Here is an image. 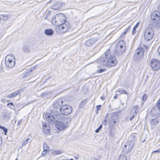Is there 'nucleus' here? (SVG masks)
<instances>
[{
    "instance_id": "nucleus-1",
    "label": "nucleus",
    "mask_w": 160,
    "mask_h": 160,
    "mask_svg": "<svg viewBox=\"0 0 160 160\" xmlns=\"http://www.w3.org/2000/svg\"><path fill=\"white\" fill-rule=\"evenodd\" d=\"M111 45L113 47L112 49L113 53L117 56L122 55L125 51L126 43L124 40L112 43Z\"/></svg>"
},
{
    "instance_id": "nucleus-2",
    "label": "nucleus",
    "mask_w": 160,
    "mask_h": 160,
    "mask_svg": "<svg viewBox=\"0 0 160 160\" xmlns=\"http://www.w3.org/2000/svg\"><path fill=\"white\" fill-rule=\"evenodd\" d=\"M97 62L106 67H110V48H109L104 53L103 56L99 58L97 60Z\"/></svg>"
},
{
    "instance_id": "nucleus-3",
    "label": "nucleus",
    "mask_w": 160,
    "mask_h": 160,
    "mask_svg": "<svg viewBox=\"0 0 160 160\" xmlns=\"http://www.w3.org/2000/svg\"><path fill=\"white\" fill-rule=\"evenodd\" d=\"M64 15L62 13L57 14L52 18V22L53 24L55 26H60L65 20Z\"/></svg>"
},
{
    "instance_id": "nucleus-4",
    "label": "nucleus",
    "mask_w": 160,
    "mask_h": 160,
    "mask_svg": "<svg viewBox=\"0 0 160 160\" xmlns=\"http://www.w3.org/2000/svg\"><path fill=\"white\" fill-rule=\"evenodd\" d=\"M5 63L6 66L9 68L13 67L15 64V59L12 54L7 55L5 59Z\"/></svg>"
},
{
    "instance_id": "nucleus-5",
    "label": "nucleus",
    "mask_w": 160,
    "mask_h": 160,
    "mask_svg": "<svg viewBox=\"0 0 160 160\" xmlns=\"http://www.w3.org/2000/svg\"><path fill=\"white\" fill-rule=\"evenodd\" d=\"M143 48L140 47L135 51L132 58L134 61H138L143 58Z\"/></svg>"
},
{
    "instance_id": "nucleus-6",
    "label": "nucleus",
    "mask_w": 160,
    "mask_h": 160,
    "mask_svg": "<svg viewBox=\"0 0 160 160\" xmlns=\"http://www.w3.org/2000/svg\"><path fill=\"white\" fill-rule=\"evenodd\" d=\"M68 120L67 119L61 120H56L55 126L59 130H64L68 127Z\"/></svg>"
},
{
    "instance_id": "nucleus-7",
    "label": "nucleus",
    "mask_w": 160,
    "mask_h": 160,
    "mask_svg": "<svg viewBox=\"0 0 160 160\" xmlns=\"http://www.w3.org/2000/svg\"><path fill=\"white\" fill-rule=\"evenodd\" d=\"M154 32L152 28H148L144 32V38L146 41H149L152 40L153 37Z\"/></svg>"
},
{
    "instance_id": "nucleus-8",
    "label": "nucleus",
    "mask_w": 160,
    "mask_h": 160,
    "mask_svg": "<svg viewBox=\"0 0 160 160\" xmlns=\"http://www.w3.org/2000/svg\"><path fill=\"white\" fill-rule=\"evenodd\" d=\"M60 111L62 115L66 116L72 112V108L69 105L63 104L60 108Z\"/></svg>"
},
{
    "instance_id": "nucleus-9",
    "label": "nucleus",
    "mask_w": 160,
    "mask_h": 160,
    "mask_svg": "<svg viewBox=\"0 0 160 160\" xmlns=\"http://www.w3.org/2000/svg\"><path fill=\"white\" fill-rule=\"evenodd\" d=\"M151 68L154 71H157L160 69V61L158 59L153 58L150 62Z\"/></svg>"
},
{
    "instance_id": "nucleus-10",
    "label": "nucleus",
    "mask_w": 160,
    "mask_h": 160,
    "mask_svg": "<svg viewBox=\"0 0 160 160\" xmlns=\"http://www.w3.org/2000/svg\"><path fill=\"white\" fill-rule=\"evenodd\" d=\"M59 28L63 32H66L69 31L71 28V25L68 21H65L60 25Z\"/></svg>"
},
{
    "instance_id": "nucleus-11",
    "label": "nucleus",
    "mask_w": 160,
    "mask_h": 160,
    "mask_svg": "<svg viewBox=\"0 0 160 160\" xmlns=\"http://www.w3.org/2000/svg\"><path fill=\"white\" fill-rule=\"evenodd\" d=\"M150 115L152 117H160V109L157 106L153 107L151 110Z\"/></svg>"
},
{
    "instance_id": "nucleus-12",
    "label": "nucleus",
    "mask_w": 160,
    "mask_h": 160,
    "mask_svg": "<svg viewBox=\"0 0 160 160\" xmlns=\"http://www.w3.org/2000/svg\"><path fill=\"white\" fill-rule=\"evenodd\" d=\"M120 114L119 112H114L111 113V126L112 122L113 123V125L116 123L118 120L119 115Z\"/></svg>"
},
{
    "instance_id": "nucleus-13",
    "label": "nucleus",
    "mask_w": 160,
    "mask_h": 160,
    "mask_svg": "<svg viewBox=\"0 0 160 160\" xmlns=\"http://www.w3.org/2000/svg\"><path fill=\"white\" fill-rule=\"evenodd\" d=\"M63 102L62 98H59L54 101L53 103V107L56 109H59L63 105Z\"/></svg>"
},
{
    "instance_id": "nucleus-14",
    "label": "nucleus",
    "mask_w": 160,
    "mask_h": 160,
    "mask_svg": "<svg viewBox=\"0 0 160 160\" xmlns=\"http://www.w3.org/2000/svg\"><path fill=\"white\" fill-rule=\"evenodd\" d=\"M45 117L47 121L50 124H53L55 121H56V117L53 115L52 112H51L50 114L49 113H46Z\"/></svg>"
},
{
    "instance_id": "nucleus-15",
    "label": "nucleus",
    "mask_w": 160,
    "mask_h": 160,
    "mask_svg": "<svg viewBox=\"0 0 160 160\" xmlns=\"http://www.w3.org/2000/svg\"><path fill=\"white\" fill-rule=\"evenodd\" d=\"M22 89H21L19 90H17L13 93H12L7 96V97L9 98H12L18 96L19 94L23 92Z\"/></svg>"
},
{
    "instance_id": "nucleus-16",
    "label": "nucleus",
    "mask_w": 160,
    "mask_h": 160,
    "mask_svg": "<svg viewBox=\"0 0 160 160\" xmlns=\"http://www.w3.org/2000/svg\"><path fill=\"white\" fill-rule=\"evenodd\" d=\"M98 39L96 38H93L88 40L86 42V45L88 47H90L95 44L97 41Z\"/></svg>"
},
{
    "instance_id": "nucleus-17",
    "label": "nucleus",
    "mask_w": 160,
    "mask_h": 160,
    "mask_svg": "<svg viewBox=\"0 0 160 160\" xmlns=\"http://www.w3.org/2000/svg\"><path fill=\"white\" fill-rule=\"evenodd\" d=\"M118 63L115 55L111 54V67H114L116 66Z\"/></svg>"
},
{
    "instance_id": "nucleus-18",
    "label": "nucleus",
    "mask_w": 160,
    "mask_h": 160,
    "mask_svg": "<svg viewBox=\"0 0 160 160\" xmlns=\"http://www.w3.org/2000/svg\"><path fill=\"white\" fill-rule=\"evenodd\" d=\"M22 51L25 53H29L31 51V49L28 45H24L22 47Z\"/></svg>"
},
{
    "instance_id": "nucleus-19",
    "label": "nucleus",
    "mask_w": 160,
    "mask_h": 160,
    "mask_svg": "<svg viewBox=\"0 0 160 160\" xmlns=\"http://www.w3.org/2000/svg\"><path fill=\"white\" fill-rule=\"evenodd\" d=\"M44 33L47 36H52L54 33L53 30L51 28H48L45 30Z\"/></svg>"
},
{
    "instance_id": "nucleus-20",
    "label": "nucleus",
    "mask_w": 160,
    "mask_h": 160,
    "mask_svg": "<svg viewBox=\"0 0 160 160\" xmlns=\"http://www.w3.org/2000/svg\"><path fill=\"white\" fill-rule=\"evenodd\" d=\"M139 108V106L137 105L133 106L131 110V113L132 114H134L137 115L138 112Z\"/></svg>"
},
{
    "instance_id": "nucleus-21",
    "label": "nucleus",
    "mask_w": 160,
    "mask_h": 160,
    "mask_svg": "<svg viewBox=\"0 0 160 160\" xmlns=\"http://www.w3.org/2000/svg\"><path fill=\"white\" fill-rule=\"evenodd\" d=\"M132 150V148L128 147L126 144H124V146L122 148V151L125 153H127Z\"/></svg>"
},
{
    "instance_id": "nucleus-22",
    "label": "nucleus",
    "mask_w": 160,
    "mask_h": 160,
    "mask_svg": "<svg viewBox=\"0 0 160 160\" xmlns=\"http://www.w3.org/2000/svg\"><path fill=\"white\" fill-rule=\"evenodd\" d=\"M51 112L52 113L53 115L55 117H56V119L59 120L60 119L61 115L59 113V111L55 110L53 112Z\"/></svg>"
},
{
    "instance_id": "nucleus-23",
    "label": "nucleus",
    "mask_w": 160,
    "mask_h": 160,
    "mask_svg": "<svg viewBox=\"0 0 160 160\" xmlns=\"http://www.w3.org/2000/svg\"><path fill=\"white\" fill-rule=\"evenodd\" d=\"M2 116L4 119L9 120L10 117L8 112L7 111H5L2 112Z\"/></svg>"
},
{
    "instance_id": "nucleus-24",
    "label": "nucleus",
    "mask_w": 160,
    "mask_h": 160,
    "mask_svg": "<svg viewBox=\"0 0 160 160\" xmlns=\"http://www.w3.org/2000/svg\"><path fill=\"white\" fill-rule=\"evenodd\" d=\"M159 121V118L158 117H156L154 118L151 119L150 121V124L152 125H155Z\"/></svg>"
},
{
    "instance_id": "nucleus-25",
    "label": "nucleus",
    "mask_w": 160,
    "mask_h": 160,
    "mask_svg": "<svg viewBox=\"0 0 160 160\" xmlns=\"http://www.w3.org/2000/svg\"><path fill=\"white\" fill-rule=\"evenodd\" d=\"M136 139V136L135 133L132 134L128 138V141L135 143Z\"/></svg>"
},
{
    "instance_id": "nucleus-26",
    "label": "nucleus",
    "mask_w": 160,
    "mask_h": 160,
    "mask_svg": "<svg viewBox=\"0 0 160 160\" xmlns=\"http://www.w3.org/2000/svg\"><path fill=\"white\" fill-rule=\"evenodd\" d=\"M140 22H137L136 24L133 27L132 32V35H134L136 33V29L139 26L140 24Z\"/></svg>"
},
{
    "instance_id": "nucleus-27",
    "label": "nucleus",
    "mask_w": 160,
    "mask_h": 160,
    "mask_svg": "<svg viewBox=\"0 0 160 160\" xmlns=\"http://www.w3.org/2000/svg\"><path fill=\"white\" fill-rule=\"evenodd\" d=\"M109 121V117L108 116V113L106 114L104 118V120L102 122V123L103 125H106L108 122Z\"/></svg>"
},
{
    "instance_id": "nucleus-28",
    "label": "nucleus",
    "mask_w": 160,
    "mask_h": 160,
    "mask_svg": "<svg viewBox=\"0 0 160 160\" xmlns=\"http://www.w3.org/2000/svg\"><path fill=\"white\" fill-rule=\"evenodd\" d=\"M34 68V67H33L30 68L29 69L27 70L25 72V76L26 77L29 75V74L32 73Z\"/></svg>"
},
{
    "instance_id": "nucleus-29",
    "label": "nucleus",
    "mask_w": 160,
    "mask_h": 160,
    "mask_svg": "<svg viewBox=\"0 0 160 160\" xmlns=\"http://www.w3.org/2000/svg\"><path fill=\"white\" fill-rule=\"evenodd\" d=\"M158 16H160V12L158 11L155 10L152 13L151 18H153V17Z\"/></svg>"
},
{
    "instance_id": "nucleus-30",
    "label": "nucleus",
    "mask_w": 160,
    "mask_h": 160,
    "mask_svg": "<svg viewBox=\"0 0 160 160\" xmlns=\"http://www.w3.org/2000/svg\"><path fill=\"white\" fill-rule=\"evenodd\" d=\"M152 20L154 22H158L160 20V16H156L151 18Z\"/></svg>"
},
{
    "instance_id": "nucleus-31",
    "label": "nucleus",
    "mask_w": 160,
    "mask_h": 160,
    "mask_svg": "<svg viewBox=\"0 0 160 160\" xmlns=\"http://www.w3.org/2000/svg\"><path fill=\"white\" fill-rule=\"evenodd\" d=\"M134 143L132 142H131L129 141H128V142H127L125 144H126L127 146H128V147H129V148L130 147L132 148V149Z\"/></svg>"
},
{
    "instance_id": "nucleus-32",
    "label": "nucleus",
    "mask_w": 160,
    "mask_h": 160,
    "mask_svg": "<svg viewBox=\"0 0 160 160\" xmlns=\"http://www.w3.org/2000/svg\"><path fill=\"white\" fill-rule=\"evenodd\" d=\"M60 8V5H58V3H56L52 6V9L54 10H58Z\"/></svg>"
},
{
    "instance_id": "nucleus-33",
    "label": "nucleus",
    "mask_w": 160,
    "mask_h": 160,
    "mask_svg": "<svg viewBox=\"0 0 160 160\" xmlns=\"http://www.w3.org/2000/svg\"><path fill=\"white\" fill-rule=\"evenodd\" d=\"M8 19V17L7 16L2 14L0 15V20L7 21Z\"/></svg>"
},
{
    "instance_id": "nucleus-34",
    "label": "nucleus",
    "mask_w": 160,
    "mask_h": 160,
    "mask_svg": "<svg viewBox=\"0 0 160 160\" xmlns=\"http://www.w3.org/2000/svg\"><path fill=\"white\" fill-rule=\"evenodd\" d=\"M87 102V99H84L80 104L79 105V108H82L86 104Z\"/></svg>"
},
{
    "instance_id": "nucleus-35",
    "label": "nucleus",
    "mask_w": 160,
    "mask_h": 160,
    "mask_svg": "<svg viewBox=\"0 0 160 160\" xmlns=\"http://www.w3.org/2000/svg\"><path fill=\"white\" fill-rule=\"evenodd\" d=\"M118 160H127V157L124 155H120L119 156Z\"/></svg>"
},
{
    "instance_id": "nucleus-36",
    "label": "nucleus",
    "mask_w": 160,
    "mask_h": 160,
    "mask_svg": "<svg viewBox=\"0 0 160 160\" xmlns=\"http://www.w3.org/2000/svg\"><path fill=\"white\" fill-rule=\"evenodd\" d=\"M0 128L2 130L3 132L4 133V135H7V133L8 132V129H7L5 127L2 126H1L0 125Z\"/></svg>"
},
{
    "instance_id": "nucleus-37",
    "label": "nucleus",
    "mask_w": 160,
    "mask_h": 160,
    "mask_svg": "<svg viewBox=\"0 0 160 160\" xmlns=\"http://www.w3.org/2000/svg\"><path fill=\"white\" fill-rule=\"evenodd\" d=\"M43 149L44 150L49 151V148L48 145L45 142H44L43 144Z\"/></svg>"
},
{
    "instance_id": "nucleus-38",
    "label": "nucleus",
    "mask_w": 160,
    "mask_h": 160,
    "mask_svg": "<svg viewBox=\"0 0 160 160\" xmlns=\"http://www.w3.org/2000/svg\"><path fill=\"white\" fill-rule=\"evenodd\" d=\"M49 126L47 128H45V129H44L43 131L46 134H48L50 132V130L49 129Z\"/></svg>"
},
{
    "instance_id": "nucleus-39",
    "label": "nucleus",
    "mask_w": 160,
    "mask_h": 160,
    "mask_svg": "<svg viewBox=\"0 0 160 160\" xmlns=\"http://www.w3.org/2000/svg\"><path fill=\"white\" fill-rule=\"evenodd\" d=\"M54 152L55 155H58L62 153L63 152V151L62 150H58L55 151Z\"/></svg>"
},
{
    "instance_id": "nucleus-40",
    "label": "nucleus",
    "mask_w": 160,
    "mask_h": 160,
    "mask_svg": "<svg viewBox=\"0 0 160 160\" xmlns=\"http://www.w3.org/2000/svg\"><path fill=\"white\" fill-rule=\"evenodd\" d=\"M148 96L146 94H144L142 97V100L143 101H146L147 99Z\"/></svg>"
},
{
    "instance_id": "nucleus-41",
    "label": "nucleus",
    "mask_w": 160,
    "mask_h": 160,
    "mask_svg": "<svg viewBox=\"0 0 160 160\" xmlns=\"http://www.w3.org/2000/svg\"><path fill=\"white\" fill-rule=\"evenodd\" d=\"M119 92L121 94H124L126 95L128 94V93L125 90H120L119 91Z\"/></svg>"
},
{
    "instance_id": "nucleus-42",
    "label": "nucleus",
    "mask_w": 160,
    "mask_h": 160,
    "mask_svg": "<svg viewBox=\"0 0 160 160\" xmlns=\"http://www.w3.org/2000/svg\"><path fill=\"white\" fill-rule=\"evenodd\" d=\"M102 128V124H101L99 126V127L95 130V132L96 133H98L99 132V131Z\"/></svg>"
},
{
    "instance_id": "nucleus-43",
    "label": "nucleus",
    "mask_w": 160,
    "mask_h": 160,
    "mask_svg": "<svg viewBox=\"0 0 160 160\" xmlns=\"http://www.w3.org/2000/svg\"><path fill=\"white\" fill-rule=\"evenodd\" d=\"M42 126L43 127V129H45V128H47L49 126V125L47 123H42Z\"/></svg>"
},
{
    "instance_id": "nucleus-44",
    "label": "nucleus",
    "mask_w": 160,
    "mask_h": 160,
    "mask_svg": "<svg viewBox=\"0 0 160 160\" xmlns=\"http://www.w3.org/2000/svg\"><path fill=\"white\" fill-rule=\"evenodd\" d=\"M29 139V138H27L25 141L23 142L22 143V146H25L28 143V142Z\"/></svg>"
},
{
    "instance_id": "nucleus-45",
    "label": "nucleus",
    "mask_w": 160,
    "mask_h": 160,
    "mask_svg": "<svg viewBox=\"0 0 160 160\" xmlns=\"http://www.w3.org/2000/svg\"><path fill=\"white\" fill-rule=\"evenodd\" d=\"M106 69H101L99 70H98L97 71V73H100L102 72L106 71Z\"/></svg>"
},
{
    "instance_id": "nucleus-46",
    "label": "nucleus",
    "mask_w": 160,
    "mask_h": 160,
    "mask_svg": "<svg viewBox=\"0 0 160 160\" xmlns=\"http://www.w3.org/2000/svg\"><path fill=\"white\" fill-rule=\"evenodd\" d=\"M51 12L49 11L46 14L45 17V19H48V17L51 15Z\"/></svg>"
},
{
    "instance_id": "nucleus-47",
    "label": "nucleus",
    "mask_w": 160,
    "mask_h": 160,
    "mask_svg": "<svg viewBox=\"0 0 160 160\" xmlns=\"http://www.w3.org/2000/svg\"><path fill=\"white\" fill-rule=\"evenodd\" d=\"M48 151L44 150L43 151V152H42V156H45Z\"/></svg>"
},
{
    "instance_id": "nucleus-48",
    "label": "nucleus",
    "mask_w": 160,
    "mask_h": 160,
    "mask_svg": "<svg viewBox=\"0 0 160 160\" xmlns=\"http://www.w3.org/2000/svg\"><path fill=\"white\" fill-rule=\"evenodd\" d=\"M22 119H21L18 120L17 124V127H18V128H19L20 127V124L22 122Z\"/></svg>"
},
{
    "instance_id": "nucleus-49",
    "label": "nucleus",
    "mask_w": 160,
    "mask_h": 160,
    "mask_svg": "<svg viewBox=\"0 0 160 160\" xmlns=\"http://www.w3.org/2000/svg\"><path fill=\"white\" fill-rule=\"evenodd\" d=\"M131 26H129L128 28L125 29L124 31L127 33L130 30L131 28Z\"/></svg>"
},
{
    "instance_id": "nucleus-50",
    "label": "nucleus",
    "mask_w": 160,
    "mask_h": 160,
    "mask_svg": "<svg viewBox=\"0 0 160 160\" xmlns=\"http://www.w3.org/2000/svg\"><path fill=\"white\" fill-rule=\"evenodd\" d=\"M156 104H157V106L160 109V98L157 102Z\"/></svg>"
},
{
    "instance_id": "nucleus-51",
    "label": "nucleus",
    "mask_w": 160,
    "mask_h": 160,
    "mask_svg": "<svg viewBox=\"0 0 160 160\" xmlns=\"http://www.w3.org/2000/svg\"><path fill=\"white\" fill-rule=\"evenodd\" d=\"M156 152L160 153V148H159L156 150L153 151L152 152V153H156Z\"/></svg>"
},
{
    "instance_id": "nucleus-52",
    "label": "nucleus",
    "mask_w": 160,
    "mask_h": 160,
    "mask_svg": "<svg viewBox=\"0 0 160 160\" xmlns=\"http://www.w3.org/2000/svg\"><path fill=\"white\" fill-rule=\"evenodd\" d=\"M131 115H132V116L130 118V121H132L134 117L136 115H135L134 114H132L131 113Z\"/></svg>"
},
{
    "instance_id": "nucleus-53",
    "label": "nucleus",
    "mask_w": 160,
    "mask_h": 160,
    "mask_svg": "<svg viewBox=\"0 0 160 160\" xmlns=\"http://www.w3.org/2000/svg\"><path fill=\"white\" fill-rule=\"evenodd\" d=\"M101 106H102V105H97L96 106V108L97 109V110H100Z\"/></svg>"
},
{
    "instance_id": "nucleus-54",
    "label": "nucleus",
    "mask_w": 160,
    "mask_h": 160,
    "mask_svg": "<svg viewBox=\"0 0 160 160\" xmlns=\"http://www.w3.org/2000/svg\"><path fill=\"white\" fill-rule=\"evenodd\" d=\"M10 105L11 106H12L13 107L14 106V105L13 102H11L10 103H8L7 104V105L9 107V106Z\"/></svg>"
},
{
    "instance_id": "nucleus-55",
    "label": "nucleus",
    "mask_w": 160,
    "mask_h": 160,
    "mask_svg": "<svg viewBox=\"0 0 160 160\" xmlns=\"http://www.w3.org/2000/svg\"><path fill=\"white\" fill-rule=\"evenodd\" d=\"M125 37V35H123L122 33V34L120 36V38H121V39H123Z\"/></svg>"
},
{
    "instance_id": "nucleus-56",
    "label": "nucleus",
    "mask_w": 160,
    "mask_h": 160,
    "mask_svg": "<svg viewBox=\"0 0 160 160\" xmlns=\"http://www.w3.org/2000/svg\"><path fill=\"white\" fill-rule=\"evenodd\" d=\"M4 71L3 68L1 67H0V73Z\"/></svg>"
},
{
    "instance_id": "nucleus-57",
    "label": "nucleus",
    "mask_w": 160,
    "mask_h": 160,
    "mask_svg": "<svg viewBox=\"0 0 160 160\" xmlns=\"http://www.w3.org/2000/svg\"><path fill=\"white\" fill-rule=\"evenodd\" d=\"M156 26L159 28H160V20L159 22L156 23Z\"/></svg>"
},
{
    "instance_id": "nucleus-58",
    "label": "nucleus",
    "mask_w": 160,
    "mask_h": 160,
    "mask_svg": "<svg viewBox=\"0 0 160 160\" xmlns=\"http://www.w3.org/2000/svg\"><path fill=\"white\" fill-rule=\"evenodd\" d=\"M158 52L159 55H160V45L159 46L158 49Z\"/></svg>"
},
{
    "instance_id": "nucleus-59",
    "label": "nucleus",
    "mask_w": 160,
    "mask_h": 160,
    "mask_svg": "<svg viewBox=\"0 0 160 160\" xmlns=\"http://www.w3.org/2000/svg\"><path fill=\"white\" fill-rule=\"evenodd\" d=\"M118 96V94H116V95L115 96H114V99H117V98Z\"/></svg>"
},
{
    "instance_id": "nucleus-60",
    "label": "nucleus",
    "mask_w": 160,
    "mask_h": 160,
    "mask_svg": "<svg viewBox=\"0 0 160 160\" xmlns=\"http://www.w3.org/2000/svg\"><path fill=\"white\" fill-rule=\"evenodd\" d=\"M74 157L75 158H76V159H78V158H79V155H77L76 156H74Z\"/></svg>"
},
{
    "instance_id": "nucleus-61",
    "label": "nucleus",
    "mask_w": 160,
    "mask_h": 160,
    "mask_svg": "<svg viewBox=\"0 0 160 160\" xmlns=\"http://www.w3.org/2000/svg\"><path fill=\"white\" fill-rule=\"evenodd\" d=\"M147 78L144 80V82L145 83L147 82V81H148V75L147 76Z\"/></svg>"
},
{
    "instance_id": "nucleus-62",
    "label": "nucleus",
    "mask_w": 160,
    "mask_h": 160,
    "mask_svg": "<svg viewBox=\"0 0 160 160\" xmlns=\"http://www.w3.org/2000/svg\"><path fill=\"white\" fill-rule=\"evenodd\" d=\"M115 33V31H113L111 32V34H113L114 33Z\"/></svg>"
},
{
    "instance_id": "nucleus-63",
    "label": "nucleus",
    "mask_w": 160,
    "mask_h": 160,
    "mask_svg": "<svg viewBox=\"0 0 160 160\" xmlns=\"http://www.w3.org/2000/svg\"><path fill=\"white\" fill-rule=\"evenodd\" d=\"M101 99H102V100H104V99H105V98L103 97H101Z\"/></svg>"
},
{
    "instance_id": "nucleus-64",
    "label": "nucleus",
    "mask_w": 160,
    "mask_h": 160,
    "mask_svg": "<svg viewBox=\"0 0 160 160\" xmlns=\"http://www.w3.org/2000/svg\"><path fill=\"white\" fill-rule=\"evenodd\" d=\"M5 100L4 99H2L1 100V101L2 102H5Z\"/></svg>"
}]
</instances>
